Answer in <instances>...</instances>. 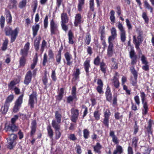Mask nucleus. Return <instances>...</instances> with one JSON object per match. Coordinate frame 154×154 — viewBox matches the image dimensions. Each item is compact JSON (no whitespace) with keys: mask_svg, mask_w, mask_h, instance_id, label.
I'll return each instance as SVG.
<instances>
[{"mask_svg":"<svg viewBox=\"0 0 154 154\" xmlns=\"http://www.w3.org/2000/svg\"><path fill=\"white\" fill-rule=\"evenodd\" d=\"M126 23L128 29H132V26L130 23V22L128 19H126Z\"/></svg>","mask_w":154,"mask_h":154,"instance_id":"69168bd1","label":"nucleus"},{"mask_svg":"<svg viewBox=\"0 0 154 154\" xmlns=\"http://www.w3.org/2000/svg\"><path fill=\"white\" fill-rule=\"evenodd\" d=\"M47 43L44 40L42 42V43L41 45V50L43 52L44 50V48L46 45Z\"/></svg>","mask_w":154,"mask_h":154,"instance_id":"680f3d73","label":"nucleus"},{"mask_svg":"<svg viewBox=\"0 0 154 154\" xmlns=\"http://www.w3.org/2000/svg\"><path fill=\"white\" fill-rule=\"evenodd\" d=\"M111 35L116 37V36H117L116 30L115 27H113L112 28L111 30Z\"/></svg>","mask_w":154,"mask_h":154,"instance_id":"603ef678","label":"nucleus"},{"mask_svg":"<svg viewBox=\"0 0 154 154\" xmlns=\"http://www.w3.org/2000/svg\"><path fill=\"white\" fill-rule=\"evenodd\" d=\"M60 123V122H58L57 121L54 119L52 121L51 125L55 130L60 129V125L59 124Z\"/></svg>","mask_w":154,"mask_h":154,"instance_id":"a211bd4d","label":"nucleus"},{"mask_svg":"<svg viewBox=\"0 0 154 154\" xmlns=\"http://www.w3.org/2000/svg\"><path fill=\"white\" fill-rule=\"evenodd\" d=\"M48 55L49 57V59H51L53 58L54 54L51 50L50 49L48 51Z\"/></svg>","mask_w":154,"mask_h":154,"instance_id":"338daca9","label":"nucleus"},{"mask_svg":"<svg viewBox=\"0 0 154 154\" xmlns=\"http://www.w3.org/2000/svg\"><path fill=\"white\" fill-rule=\"evenodd\" d=\"M40 40V39L38 38L37 40H36L35 42L34 46L35 48L36 51H38L39 49Z\"/></svg>","mask_w":154,"mask_h":154,"instance_id":"e433bc0d","label":"nucleus"},{"mask_svg":"<svg viewBox=\"0 0 154 154\" xmlns=\"http://www.w3.org/2000/svg\"><path fill=\"white\" fill-rule=\"evenodd\" d=\"M115 13L114 11L113 10H112L110 13V19L111 21L113 23H114L115 22V17L114 16Z\"/></svg>","mask_w":154,"mask_h":154,"instance_id":"7c9ffc66","label":"nucleus"},{"mask_svg":"<svg viewBox=\"0 0 154 154\" xmlns=\"http://www.w3.org/2000/svg\"><path fill=\"white\" fill-rule=\"evenodd\" d=\"M113 45L110 44L109 45L107 48V55L109 57L112 56L113 54Z\"/></svg>","mask_w":154,"mask_h":154,"instance_id":"f3484780","label":"nucleus"},{"mask_svg":"<svg viewBox=\"0 0 154 154\" xmlns=\"http://www.w3.org/2000/svg\"><path fill=\"white\" fill-rule=\"evenodd\" d=\"M48 134L50 138L52 139L53 138V131L51 128L50 125H48L47 128Z\"/></svg>","mask_w":154,"mask_h":154,"instance_id":"bb28decb","label":"nucleus"},{"mask_svg":"<svg viewBox=\"0 0 154 154\" xmlns=\"http://www.w3.org/2000/svg\"><path fill=\"white\" fill-rule=\"evenodd\" d=\"M130 70L134 77H137V73L134 66H132L131 67Z\"/></svg>","mask_w":154,"mask_h":154,"instance_id":"c03bdc74","label":"nucleus"},{"mask_svg":"<svg viewBox=\"0 0 154 154\" xmlns=\"http://www.w3.org/2000/svg\"><path fill=\"white\" fill-rule=\"evenodd\" d=\"M118 23L117 26L120 31L121 40L122 42H124L125 41L126 38L125 31L121 23L119 21Z\"/></svg>","mask_w":154,"mask_h":154,"instance_id":"7ed1b4c3","label":"nucleus"},{"mask_svg":"<svg viewBox=\"0 0 154 154\" xmlns=\"http://www.w3.org/2000/svg\"><path fill=\"white\" fill-rule=\"evenodd\" d=\"M38 60V56L37 55V54H36L35 56L34 57L33 60V63L31 65V68L32 69H33L35 65H36Z\"/></svg>","mask_w":154,"mask_h":154,"instance_id":"cd10ccee","label":"nucleus"},{"mask_svg":"<svg viewBox=\"0 0 154 154\" xmlns=\"http://www.w3.org/2000/svg\"><path fill=\"white\" fill-rule=\"evenodd\" d=\"M5 129L7 132L11 131L13 132L17 131L18 129V128L14 123H11V124L6 126Z\"/></svg>","mask_w":154,"mask_h":154,"instance_id":"9d476101","label":"nucleus"},{"mask_svg":"<svg viewBox=\"0 0 154 154\" xmlns=\"http://www.w3.org/2000/svg\"><path fill=\"white\" fill-rule=\"evenodd\" d=\"M8 147L10 149H11L14 146L16 143V141H13L11 140H8Z\"/></svg>","mask_w":154,"mask_h":154,"instance_id":"c85d7f7f","label":"nucleus"},{"mask_svg":"<svg viewBox=\"0 0 154 154\" xmlns=\"http://www.w3.org/2000/svg\"><path fill=\"white\" fill-rule=\"evenodd\" d=\"M61 23H67L68 19L66 13H63L61 15Z\"/></svg>","mask_w":154,"mask_h":154,"instance_id":"4be33fe9","label":"nucleus"},{"mask_svg":"<svg viewBox=\"0 0 154 154\" xmlns=\"http://www.w3.org/2000/svg\"><path fill=\"white\" fill-rule=\"evenodd\" d=\"M23 94H22L19 97L18 99L16 101L15 105L13 111L14 112H16L19 110L21 105L23 102Z\"/></svg>","mask_w":154,"mask_h":154,"instance_id":"39448f33","label":"nucleus"},{"mask_svg":"<svg viewBox=\"0 0 154 154\" xmlns=\"http://www.w3.org/2000/svg\"><path fill=\"white\" fill-rule=\"evenodd\" d=\"M9 104L5 103L4 106H2L1 109V112L3 114H5L7 112Z\"/></svg>","mask_w":154,"mask_h":154,"instance_id":"b1692460","label":"nucleus"},{"mask_svg":"<svg viewBox=\"0 0 154 154\" xmlns=\"http://www.w3.org/2000/svg\"><path fill=\"white\" fill-rule=\"evenodd\" d=\"M115 118L117 119H122L123 117L122 113H120L118 112H116L115 114Z\"/></svg>","mask_w":154,"mask_h":154,"instance_id":"a18cd8bd","label":"nucleus"},{"mask_svg":"<svg viewBox=\"0 0 154 154\" xmlns=\"http://www.w3.org/2000/svg\"><path fill=\"white\" fill-rule=\"evenodd\" d=\"M101 147L100 144L99 143H97L96 145L94 147V151L96 152L100 153L101 152L100 149Z\"/></svg>","mask_w":154,"mask_h":154,"instance_id":"393cba45","label":"nucleus"},{"mask_svg":"<svg viewBox=\"0 0 154 154\" xmlns=\"http://www.w3.org/2000/svg\"><path fill=\"white\" fill-rule=\"evenodd\" d=\"M6 20L8 23H11L12 21V17L11 14L9 12L6 14Z\"/></svg>","mask_w":154,"mask_h":154,"instance_id":"c9c22d12","label":"nucleus"},{"mask_svg":"<svg viewBox=\"0 0 154 154\" xmlns=\"http://www.w3.org/2000/svg\"><path fill=\"white\" fill-rule=\"evenodd\" d=\"M29 46V43L27 42L25 45L24 48L21 51V54L22 56H26L28 51Z\"/></svg>","mask_w":154,"mask_h":154,"instance_id":"f8f14e48","label":"nucleus"},{"mask_svg":"<svg viewBox=\"0 0 154 154\" xmlns=\"http://www.w3.org/2000/svg\"><path fill=\"white\" fill-rule=\"evenodd\" d=\"M100 61V59L98 56L97 57L94 59V64L96 65H98L99 64Z\"/></svg>","mask_w":154,"mask_h":154,"instance_id":"774afa93","label":"nucleus"},{"mask_svg":"<svg viewBox=\"0 0 154 154\" xmlns=\"http://www.w3.org/2000/svg\"><path fill=\"white\" fill-rule=\"evenodd\" d=\"M68 138L70 140L75 141L76 140V138L75 137V135L73 134H71L68 136Z\"/></svg>","mask_w":154,"mask_h":154,"instance_id":"0e129e2a","label":"nucleus"},{"mask_svg":"<svg viewBox=\"0 0 154 154\" xmlns=\"http://www.w3.org/2000/svg\"><path fill=\"white\" fill-rule=\"evenodd\" d=\"M71 112L72 114V121L74 122H76L79 115V110L73 108L71 109Z\"/></svg>","mask_w":154,"mask_h":154,"instance_id":"423d86ee","label":"nucleus"},{"mask_svg":"<svg viewBox=\"0 0 154 154\" xmlns=\"http://www.w3.org/2000/svg\"><path fill=\"white\" fill-rule=\"evenodd\" d=\"M50 26L51 35L56 34L58 32V26L53 20H51L50 21Z\"/></svg>","mask_w":154,"mask_h":154,"instance_id":"20e7f679","label":"nucleus"},{"mask_svg":"<svg viewBox=\"0 0 154 154\" xmlns=\"http://www.w3.org/2000/svg\"><path fill=\"white\" fill-rule=\"evenodd\" d=\"M63 88H61L59 92V94L57 96V99L58 100H60L61 99L63 94Z\"/></svg>","mask_w":154,"mask_h":154,"instance_id":"4c0bfd02","label":"nucleus"},{"mask_svg":"<svg viewBox=\"0 0 154 154\" xmlns=\"http://www.w3.org/2000/svg\"><path fill=\"white\" fill-rule=\"evenodd\" d=\"M26 56H22V57L20 58V66H23L25 65L26 62V59L25 57Z\"/></svg>","mask_w":154,"mask_h":154,"instance_id":"2f4dec72","label":"nucleus"},{"mask_svg":"<svg viewBox=\"0 0 154 154\" xmlns=\"http://www.w3.org/2000/svg\"><path fill=\"white\" fill-rule=\"evenodd\" d=\"M39 26L38 24H36L33 26L32 27L33 31V35L34 37H35L37 34V32L39 30Z\"/></svg>","mask_w":154,"mask_h":154,"instance_id":"412c9836","label":"nucleus"},{"mask_svg":"<svg viewBox=\"0 0 154 154\" xmlns=\"http://www.w3.org/2000/svg\"><path fill=\"white\" fill-rule=\"evenodd\" d=\"M141 60L143 64H148L147 58L144 55H142L141 57Z\"/></svg>","mask_w":154,"mask_h":154,"instance_id":"ea45409f","label":"nucleus"},{"mask_svg":"<svg viewBox=\"0 0 154 154\" xmlns=\"http://www.w3.org/2000/svg\"><path fill=\"white\" fill-rule=\"evenodd\" d=\"M26 0H22L21 2H20L19 5V7L21 9L23 8L26 6Z\"/></svg>","mask_w":154,"mask_h":154,"instance_id":"72a5a7b5","label":"nucleus"},{"mask_svg":"<svg viewBox=\"0 0 154 154\" xmlns=\"http://www.w3.org/2000/svg\"><path fill=\"white\" fill-rule=\"evenodd\" d=\"M110 112L109 110H106L104 113V118L109 119Z\"/></svg>","mask_w":154,"mask_h":154,"instance_id":"052dcab7","label":"nucleus"},{"mask_svg":"<svg viewBox=\"0 0 154 154\" xmlns=\"http://www.w3.org/2000/svg\"><path fill=\"white\" fill-rule=\"evenodd\" d=\"M80 74L79 69H76L75 72L74 73V75L75 79H77L79 78Z\"/></svg>","mask_w":154,"mask_h":154,"instance_id":"e2e57ef3","label":"nucleus"},{"mask_svg":"<svg viewBox=\"0 0 154 154\" xmlns=\"http://www.w3.org/2000/svg\"><path fill=\"white\" fill-rule=\"evenodd\" d=\"M55 130V138L56 139H58L60 138L61 135V133L60 131V129H57Z\"/></svg>","mask_w":154,"mask_h":154,"instance_id":"f704fd0d","label":"nucleus"},{"mask_svg":"<svg viewBox=\"0 0 154 154\" xmlns=\"http://www.w3.org/2000/svg\"><path fill=\"white\" fill-rule=\"evenodd\" d=\"M97 83L98 85L97 88V92L100 94L103 93L102 91V88L103 87V83L100 79H98Z\"/></svg>","mask_w":154,"mask_h":154,"instance_id":"dca6fc26","label":"nucleus"},{"mask_svg":"<svg viewBox=\"0 0 154 154\" xmlns=\"http://www.w3.org/2000/svg\"><path fill=\"white\" fill-rule=\"evenodd\" d=\"M116 37L111 35L108 38V42L109 45H110V44H112V45H113V44L112 42L115 39V38Z\"/></svg>","mask_w":154,"mask_h":154,"instance_id":"09e8293b","label":"nucleus"},{"mask_svg":"<svg viewBox=\"0 0 154 154\" xmlns=\"http://www.w3.org/2000/svg\"><path fill=\"white\" fill-rule=\"evenodd\" d=\"M48 16H46L44 19V27L45 28H46L48 26Z\"/></svg>","mask_w":154,"mask_h":154,"instance_id":"bf43d9fd","label":"nucleus"},{"mask_svg":"<svg viewBox=\"0 0 154 154\" xmlns=\"http://www.w3.org/2000/svg\"><path fill=\"white\" fill-rule=\"evenodd\" d=\"M17 137L16 135L14 134H11L10 135L9 138L8 140H11L13 141H16L15 140Z\"/></svg>","mask_w":154,"mask_h":154,"instance_id":"79ce46f5","label":"nucleus"},{"mask_svg":"<svg viewBox=\"0 0 154 154\" xmlns=\"http://www.w3.org/2000/svg\"><path fill=\"white\" fill-rule=\"evenodd\" d=\"M138 36L136 38V35H134L133 36V41L135 45V48L137 50L139 51V54H142V52L140 49L139 46L140 44L142 42L143 40L142 39V35L141 32H139L137 33Z\"/></svg>","mask_w":154,"mask_h":154,"instance_id":"f03ea898","label":"nucleus"},{"mask_svg":"<svg viewBox=\"0 0 154 154\" xmlns=\"http://www.w3.org/2000/svg\"><path fill=\"white\" fill-rule=\"evenodd\" d=\"M123 152L122 147L120 145H117L116 149L114 150L113 154H120Z\"/></svg>","mask_w":154,"mask_h":154,"instance_id":"aec40b11","label":"nucleus"},{"mask_svg":"<svg viewBox=\"0 0 154 154\" xmlns=\"http://www.w3.org/2000/svg\"><path fill=\"white\" fill-rule=\"evenodd\" d=\"M140 97L141 98V100L142 103L143 104V108L145 109L144 114H146L147 112L148 106L147 103L145 102L146 100V95L143 92H140Z\"/></svg>","mask_w":154,"mask_h":154,"instance_id":"0eeeda50","label":"nucleus"},{"mask_svg":"<svg viewBox=\"0 0 154 154\" xmlns=\"http://www.w3.org/2000/svg\"><path fill=\"white\" fill-rule=\"evenodd\" d=\"M130 57V58L134 57L137 56L135 54L134 50L132 48L130 51L129 52Z\"/></svg>","mask_w":154,"mask_h":154,"instance_id":"de8ad7c7","label":"nucleus"},{"mask_svg":"<svg viewBox=\"0 0 154 154\" xmlns=\"http://www.w3.org/2000/svg\"><path fill=\"white\" fill-rule=\"evenodd\" d=\"M94 116L96 119L98 120L99 119L100 114L98 110L94 112Z\"/></svg>","mask_w":154,"mask_h":154,"instance_id":"8fccbe9b","label":"nucleus"},{"mask_svg":"<svg viewBox=\"0 0 154 154\" xmlns=\"http://www.w3.org/2000/svg\"><path fill=\"white\" fill-rule=\"evenodd\" d=\"M100 67L101 70L104 73L106 72V65L103 63H102L100 64Z\"/></svg>","mask_w":154,"mask_h":154,"instance_id":"3c124183","label":"nucleus"},{"mask_svg":"<svg viewBox=\"0 0 154 154\" xmlns=\"http://www.w3.org/2000/svg\"><path fill=\"white\" fill-rule=\"evenodd\" d=\"M82 22V17L79 14H77L75 17L74 24L75 26H78Z\"/></svg>","mask_w":154,"mask_h":154,"instance_id":"9b49d317","label":"nucleus"},{"mask_svg":"<svg viewBox=\"0 0 154 154\" xmlns=\"http://www.w3.org/2000/svg\"><path fill=\"white\" fill-rule=\"evenodd\" d=\"M89 135V132L87 129L83 130V136L85 138L87 139Z\"/></svg>","mask_w":154,"mask_h":154,"instance_id":"a19ab883","label":"nucleus"},{"mask_svg":"<svg viewBox=\"0 0 154 154\" xmlns=\"http://www.w3.org/2000/svg\"><path fill=\"white\" fill-rule=\"evenodd\" d=\"M5 22V17L2 16L1 17L0 20V24L1 28L3 29L4 26V24Z\"/></svg>","mask_w":154,"mask_h":154,"instance_id":"58836bf2","label":"nucleus"},{"mask_svg":"<svg viewBox=\"0 0 154 154\" xmlns=\"http://www.w3.org/2000/svg\"><path fill=\"white\" fill-rule=\"evenodd\" d=\"M19 29L17 27L14 30H12L11 28L9 26L5 27V31L6 35H7L11 36V42H14L16 39L17 35Z\"/></svg>","mask_w":154,"mask_h":154,"instance_id":"f257e3e1","label":"nucleus"},{"mask_svg":"<svg viewBox=\"0 0 154 154\" xmlns=\"http://www.w3.org/2000/svg\"><path fill=\"white\" fill-rule=\"evenodd\" d=\"M90 57L87 58L84 63V69L87 75H88L89 72V69L90 67Z\"/></svg>","mask_w":154,"mask_h":154,"instance_id":"1a4fd4ad","label":"nucleus"},{"mask_svg":"<svg viewBox=\"0 0 154 154\" xmlns=\"http://www.w3.org/2000/svg\"><path fill=\"white\" fill-rule=\"evenodd\" d=\"M131 64L132 65H134L137 62V56L131 58Z\"/></svg>","mask_w":154,"mask_h":154,"instance_id":"5fc2aeb1","label":"nucleus"},{"mask_svg":"<svg viewBox=\"0 0 154 154\" xmlns=\"http://www.w3.org/2000/svg\"><path fill=\"white\" fill-rule=\"evenodd\" d=\"M55 120L58 122H61V115L58 111H56L55 113Z\"/></svg>","mask_w":154,"mask_h":154,"instance_id":"a878e982","label":"nucleus"},{"mask_svg":"<svg viewBox=\"0 0 154 154\" xmlns=\"http://www.w3.org/2000/svg\"><path fill=\"white\" fill-rule=\"evenodd\" d=\"M68 42L69 44H73L74 43L73 41L74 35L73 34L71 30L69 31L68 33Z\"/></svg>","mask_w":154,"mask_h":154,"instance_id":"6ab92c4d","label":"nucleus"},{"mask_svg":"<svg viewBox=\"0 0 154 154\" xmlns=\"http://www.w3.org/2000/svg\"><path fill=\"white\" fill-rule=\"evenodd\" d=\"M8 41L7 39H5L3 44V46L2 47V50L3 51H5L7 49V46L8 44Z\"/></svg>","mask_w":154,"mask_h":154,"instance_id":"49530a36","label":"nucleus"},{"mask_svg":"<svg viewBox=\"0 0 154 154\" xmlns=\"http://www.w3.org/2000/svg\"><path fill=\"white\" fill-rule=\"evenodd\" d=\"M90 7L92 11H94V0H90Z\"/></svg>","mask_w":154,"mask_h":154,"instance_id":"4d7b16f0","label":"nucleus"},{"mask_svg":"<svg viewBox=\"0 0 154 154\" xmlns=\"http://www.w3.org/2000/svg\"><path fill=\"white\" fill-rule=\"evenodd\" d=\"M14 97L13 95H10L7 98L6 102L5 103H8L11 102L13 100Z\"/></svg>","mask_w":154,"mask_h":154,"instance_id":"864d4df0","label":"nucleus"},{"mask_svg":"<svg viewBox=\"0 0 154 154\" xmlns=\"http://www.w3.org/2000/svg\"><path fill=\"white\" fill-rule=\"evenodd\" d=\"M137 77H134V78H131V81L132 84L133 86H135L137 82Z\"/></svg>","mask_w":154,"mask_h":154,"instance_id":"6e6d98bb","label":"nucleus"},{"mask_svg":"<svg viewBox=\"0 0 154 154\" xmlns=\"http://www.w3.org/2000/svg\"><path fill=\"white\" fill-rule=\"evenodd\" d=\"M76 97L74 96H70L67 98V101L69 103L72 102L73 99L76 98Z\"/></svg>","mask_w":154,"mask_h":154,"instance_id":"13d9d810","label":"nucleus"},{"mask_svg":"<svg viewBox=\"0 0 154 154\" xmlns=\"http://www.w3.org/2000/svg\"><path fill=\"white\" fill-rule=\"evenodd\" d=\"M91 41V36L89 34H88L85 37V43L86 44L88 45L89 44Z\"/></svg>","mask_w":154,"mask_h":154,"instance_id":"473e14b6","label":"nucleus"},{"mask_svg":"<svg viewBox=\"0 0 154 154\" xmlns=\"http://www.w3.org/2000/svg\"><path fill=\"white\" fill-rule=\"evenodd\" d=\"M64 56L67 62V65L70 66L72 63V61H71V59H72L71 55L69 53L67 52L65 54Z\"/></svg>","mask_w":154,"mask_h":154,"instance_id":"2eb2a0df","label":"nucleus"},{"mask_svg":"<svg viewBox=\"0 0 154 154\" xmlns=\"http://www.w3.org/2000/svg\"><path fill=\"white\" fill-rule=\"evenodd\" d=\"M116 76L114 77L113 79V82L114 85L116 88H118L119 86V82L118 78L116 77V76L118 75L117 73H116Z\"/></svg>","mask_w":154,"mask_h":154,"instance_id":"5701e85b","label":"nucleus"},{"mask_svg":"<svg viewBox=\"0 0 154 154\" xmlns=\"http://www.w3.org/2000/svg\"><path fill=\"white\" fill-rule=\"evenodd\" d=\"M144 6L145 8H147L150 10V12L152 13L153 12V8L150 5L148 2L145 1L144 2Z\"/></svg>","mask_w":154,"mask_h":154,"instance_id":"c756f323","label":"nucleus"},{"mask_svg":"<svg viewBox=\"0 0 154 154\" xmlns=\"http://www.w3.org/2000/svg\"><path fill=\"white\" fill-rule=\"evenodd\" d=\"M36 94L35 92H33L29 96V104L31 108L34 107V100H36Z\"/></svg>","mask_w":154,"mask_h":154,"instance_id":"6e6552de","label":"nucleus"},{"mask_svg":"<svg viewBox=\"0 0 154 154\" xmlns=\"http://www.w3.org/2000/svg\"><path fill=\"white\" fill-rule=\"evenodd\" d=\"M138 140V138L137 137H134L132 140L133 145L135 147H136L137 146V143Z\"/></svg>","mask_w":154,"mask_h":154,"instance_id":"37998d69","label":"nucleus"},{"mask_svg":"<svg viewBox=\"0 0 154 154\" xmlns=\"http://www.w3.org/2000/svg\"><path fill=\"white\" fill-rule=\"evenodd\" d=\"M105 94L107 100L111 102L112 99V94L111 92L110 88L109 86L106 88Z\"/></svg>","mask_w":154,"mask_h":154,"instance_id":"4468645a","label":"nucleus"},{"mask_svg":"<svg viewBox=\"0 0 154 154\" xmlns=\"http://www.w3.org/2000/svg\"><path fill=\"white\" fill-rule=\"evenodd\" d=\"M32 79V72L30 71L26 73L24 81V83L26 85H28L31 82Z\"/></svg>","mask_w":154,"mask_h":154,"instance_id":"ddd939ff","label":"nucleus"}]
</instances>
